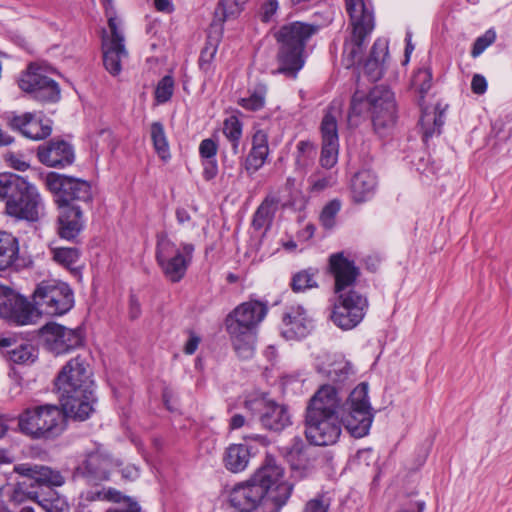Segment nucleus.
Instances as JSON below:
<instances>
[{
    "label": "nucleus",
    "instance_id": "obj_1",
    "mask_svg": "<svg viewBox=\"0 0 512 512\" xmlns=\"http://www.w3.org/2000/svg\"><path fill=\"white\" fill-rule=\"evenodd\" d=\"M54 387L65 413L74 420L85 421L95 411V383L85 357L70 359L55 377Z\"/></svg>",
    "mask_w": 512,
    "mask_h": 512
},
{
    "label": "nucleus",
    "instance_id": "obj_2",
    "mask_svg": "<svg viewBox=\"0 0 512 512\" xmlns=\"http://www.w3.org/2000/svg\"><path fill=\"white\" fill-rule=\"evenodd\" d=\"M20 479L15 484L11 499L21 503L26 499L36 502L45 512H70L66 498L54 487L64 484V477L48 466L21 463L14 466Z\"/></svg>",
    "mask_w": 512,
    "mask_h": 512
},
{
    "label": "nucleus",
    "instance_id": "obj_3",
    "mask_svg": "<svg viewBox=\"0 0 512 512\" xmlns=\"http://www.w3.org/2000/svg\"><path fill=\"white\" fill-rule=\"evenodd\" d=\"M339 397L335 387L321 386L306 408L305 435L316 446L335 444L342 432Z\"/></svg>",
    "mask_w": 512,
    "mask_h": 512
},
{
    "label": "nucleus",
    "instance_id": "obj_4",
    "mask_svg": "<svg viewBox=\"0 0 512 512\" xmlns=\"http://www.w3.org/2000/svg\"><path fill=\"white\" fill-rule=\"evenodd\" d=\"M0 199L5 201V213L17 221L35 223L44 209L37 187L14 173H0Z\"/></svg>",
    "mask_w": 512,
    "mask_h": 512
},
{
    "label": "nucleus",
    "instance_id": "obj_5",
    "mask_svg": "<svg viewBox=\"0 0 512 512\" xmlns=\"http://www.w3.org/2000/svg\"><path fill=\"white\" fill-rule=\"evenodd\" d=\"M63 407L56 404H39L25 408L18 415L19 431L32 440L53 441L66 430Z\"/></svg>",
    "mask_w": 512,
    "mask_h": 512
},
{
    "label": "nucleus",
    "instance_id": "obj_6",
    "mask_svg": "<svg viewBox=\"0 0 512 512\" xmlns=\"http://www.w3.org/2000/svg\"><path fill=\"white\" fill-rule=\"evenodd\" d=\"M350 36L344 42L348 66L360 63L368 38L375 28L374 7L370 0H345Z\"/></svg>",
    "mask_w": 512,
    "mask_h": 512
},
{
    "label": "nucleus",
    "instance_id": "obj_7",
    "mask_svg": "<svg viewBox=\"0 0 512 512\" xmlns=\"http://www.w3.org/2000/svg\"><path fill=\"white\" fill-rule=\"evenodd\" d=\"M258 488V512H279L291 495L292 486L284 478V469L271 454L258 469Z\"/></svg>",
    "mask_w": 512,
    "mask_h": 512
},
{
    "label": "nucleus",
    "instance_id": "obj_8",
    "mask_svg": "<svg viewBox=\"0 0 512 512\" xmlns=\"http://www.w3.org/2000/svg\"><path fill=\"white\" fill-rule=\"evenodd\" d=\"M432 85L433 75L429 65L425 64L413 72L409 88L422 110L420 125L422 138L425 142L434 135H439L444 124V110H440L439 106L432 109L425 106V98Z\"/></svg>",
    "mask_w": 512,
    "mask_h": 512
},
{
    "label": "nucleus",
    "instance_id": "obj_9",
    "mask_svg": "<svg viewBox=\"0 0 512 512\" xmlns=\"http://www.w3.org/2000/svg\"><path fill=\"white\" fill-rule=\"evenodd\" d=\"M225 325L238 355L241 358L252 357L256 337V300L237 306L227 315Z\"/></svg>",
    "mask_w": 512,
    "mask_h": 512
},
{
    "label": "nucleus",
    "instance_id": "obj_10",
    "mask_svg": "<svg viewBox=\"0 0 512 512\" xmlns=\"http://www.w3.org/2000/svg\"><path fill=\"white\" fill-rule=\"evenodd\" d=\"M195 246L192 243H174L167 235H159L156 243V261L163 275L172 283L180 282L192 263Z\"/></svg>",
    "mask_w": 512,
    "mask_h": 512
},
{
    "label": "nucleus",
    "instance_id": "obj_11",
    "mask_svg": "<svg viewBox=\"0 0 512 512\" xmlns=\"http://www.w3.org/2000/svg\"><path fill=\"white\" fill-rule=\"evenodd\" d=\"M339 414L347 431L355 438L369 433L374 413L368 397V385L360 383L350 393L343 405L339 404Z\"/></svg>",
    "mask_w": 512,
    "mask_h": 512
},
{
    "label": "nucleus",
    "instance_id": "obj_12",
    "mask_svg": "<svg viewBox=\"0 0 512 512\" xmlns=\"http://www.w3.org/2000/svg\"><path fill=\"white\" fill-rule=\"evenodd\" d=\"M32 299L33 318L35 310L39 314L61 316L74 306V293L71 287L54 279L41 281L33 292Z\"/></svg>",
    "mask_w": 512,
    "mask_h": 512
},
{
    "label": "nucleus",
    "instance_id": "obj_13",
    "mask_svg": "<svg viewBox=\"0 0 512 512\" xmlns=\"http://www.w3.org/2000/svg\"><path fill=\"white\" fill-rule=\"evenodd\" d=\"M45 185L57 207H81L80 203L88 204L93 200L91 184L81 178L49 172Z\"/></svg>",
    "mask_w": 512,
    "mask_h": 512
},
{
    "label": "nucleus",
    "instance_id": "obj_14",
    "mask_svg": "<svg viewBox=\"0 0 512 512\" xmlns=\"http://www.w3.org/2000/svg\"><path fill=\"white\" fill-rule=\"evenodd\" d=\"M54 69L44 63L32 62L18 80L19 88L41 103H56L61 98L59 84L49 74Z\"/></svg>",
    "mask_w": 512,
    "mask_h": 512
},
{
    "label": "nucleus",
    "instance_id": "obj_15",
    "mask_svg": "<svg viewBox=\"0 0 512 512\" xmlns=\"http://www.w3.org/2000/svg\"><path fill=\"white\" fill-rule=\"evenodd\" d=\"M330 319L342 330H351L364 319L369 309L366 295L357 290L335 293Z\"/></svg>",
    "mask_w": 512,
    "mask_h": 512
},
{
    "label": "nucleus",
    "instance_id": "obj_16",
    "mask_svg": "<svg viewBox=\"0 0 512 512\" xmlns=\"http://www.w3.org/2000/svg\"><path fill=\"white\" fill-rule=\"evenodd\" d=\"M40 335L46 349L56 356L70 353L85 343V334L81 327L68 328L56 322L42 326Z\"/></svg>",
    "mask_w": 512,
    "mask_h": 512
},
{
    "label": "nucleus",
    "instance_id": "obj_17",
    "mask_svg": "<svg viewBox=\"0 0 512 512\" xmlns=\"http://www.w3.org/2000/svg\"><path fill=\"white\" fill-rule=\"evenodd\" d=\"M341 114V104L332 102L323 116L320 131L322 136V150L320 163L322 167L330 169L338 159L339 138L337 118Z\"/></svg>",
    "mask_w": 512,
    "mask_h": 512
},
{
    "label": "nucleus",
    "instance_id": "obj_18",
    "mask_svg": "<svg viewBox=\"0 0 512 512\" xmlns=\"http://www.w3.org/2000/svg\"><path fill=\"white\" fill-rule=\"evenodd\" d=\"M370 113L375 131L383 135L396 122L394 93L385 87H375L370 91Z\"/></svg>",
    "mask_w": 512,
    "mask_h": 512
},
{
    "label": "nucleus",
    "instance_id": "obj_19",
    "mask_svg": "<svg viewBox=\"0 0 512 512\" xmlns=\"http://www.w3.org/2000/svg\"><path fill=\"white\" fill-rule=\"evenodd\" d=\"M108 26L111 36L102 39L103 64L105 69L113 76L120 74L121 61L128 56L124 44V35L119 29L117 17H109Z\"/></svg>",
    "mask_w": 512,
    "mask_h": 512
},
{
    "label": "nucleus",
    "instance_id": "obj_20",
    "mask_svg": "<svg viewBox=\"0 0 512 512\" xmlns=\"http://www.w3.org/2000/svg\"><path fill=\"white\" fill-rule=\"evenodd\" d=\"M0 318L15 325H27L33 322V308L26 298L0 285Z\"/></svg>",
    "mask_w": 512,
    "mask_h": 512
},
{
    "label": "nucleus",
    "instance_id": "obj_21",
    "mask_svg": "<svg viewBox=\"0 0 512 512\" xmlns=\"http://www.w3.org/2000/svg\"><path fill=\"white\" fill-rule=\"evenodd\" d=\"M329 270L335 280L334 293L356 290L354 286L360 274L359 268L343 252L330 255Z\"/></svg>",
    "mask_w": 512,
    "mask_h": 512
},
{
    "label": "nucleus",
    "instance_id": "obj_22",
    "mask_svg": "<svg viewBox=\"0 0 512 512\" xmlns=\"http://www.w3.org/2000/svg\"><path fill=\"white\" fill-rule=\"evenodd\" d=\"M9 127L21 133L24 137L31 140H43L51 135V121L43 120L35 113L25 112L21 115H12L8 121Z\"/></svg>",
    "mask_w": 512,
    "mask_h": 512
},
{
    "label": "nucleus",
    "instance_id": "obj_23",
    "mask_svg": "<svg viewBox=\"0 0 512 512\" xmlns=\"http://www.w3.org/2000/svg\"><path fill=\"white\" fill-rule=\"evenodd\" d=\"M259 421L263 428L280 432L291 424V417L286 406L265 397L258 399Z\"/></svg>",
    "mask_w": 512,
    "mask_h": 512
},
{
    "label": "nucleus",
    "instance_id": "obj_24",
    "mask_svg": "<svg viewBox=\"0 0 512 512\" xmlns=\"http://www.w3.org/2000/svg\"><path fill=\"white\" fill-rule=\"evenodd\" d=\"M116 465L117 461L107 451L97 448L86 455L80 469L90 481H106Z\"/></svg>",
    "mask_w": 512,
    "mask_h": 512
},
{
    "label": "nucleus",
    "instance_id": "obj_25",
    "mask_svg": "<svg viewBox=\"0 0 512 512\" xmlns=\"http://www.w3.org/2000/svg\"><path fill=\"white\" fill-rule=\"evenodd\" d=\"M37 157L42 164L54 168H64L75 160L72 145L64 140H51L47 145L39 146Z\"/></svg>",
    "mask_w": 512,
    "mask_h": 512
},
{
    "label": "nucleus",
    "instance_id": "obj_26",
    "mask_svg": "<svg viewBox=\"0 0 512 512\" xmlns=\"http://www.w3.org/2000/svg\"><path fill=\"white\" fill-rule=\"evenodd\" d=\"M282 334L287 339H299L305 337L311 327L312 321L307 315L306 310L301 305H291L286 307L283 317Z\"/></svg>",
    "mask_w": 512,
    "mask_h": 512
},
{
    "label": "nucleus",
    "instance_id": "obj_27",
    "mask_svg": "<svg viewBox=\"0 0 512 512\" xmlns=\"http://www.w3.org/2000/svg\"><path fill=\"white\" fill-rule=\"evenodd\" d=\"M318 31L317 25L304 22H292L280 28L275 34L277 41L283 45L305 49L307 41Z\"/></svg>",
    "mask_w": 512,
    "mask_h": 512
},
{
    "label": "nucleus",
    "instance_id": "obj_28",
    "mask_svg": "<svg viewBox=\"0 0 512 512\" xmlns=\"http://www.w3.org/2000/svg\"><path fill=\"white\" fill-rule=\"evenodd\" d=\"M256 472L245 482L237 484L230 492L229 501L238 512L256 510Z\"/></svg>",
    "mask_w": 512,
    "mask_h": 512
},
{
    "label": "nucleus",
    "instance_id": "obj_29",
    "mask_svg": "<svg viewBox=\"0 0 512 512\" xmlns=\"http://www.w3.org/2000/svg\"><path fill=\"white\" fill-rule=\"evenodd\" d=\"M58 235L62 239L74 240L84 226L81 207H58Z\"/></svg>",
    "mask_w": 512,
    "mask_h": 512
},
{
    "label": "nucleus",
    "instance_id": "obj_30",
    "mask_svg": "<svg viewBox=\"0 0 512 512\" xmlns=\"http://www.w3.org/2000/svg\"><path fill=\"white\" fill-rule=\"evenodd\" d=\"M377 177L371 170L364 169L357 172L351 180V195L356 203L370 200L377 188Z\"/></svg>",
    "mask_w": 512,
    "mask_h": 512
},
{
    "label": "nucleus",
    "instance_id": "obj_31",
    "mask_svg": "<svg viewBox=\"0 0 512 512\" xmlns=\"http://www.w3.org/2000/svg\"><path fill=\"white\" fill-rule=\"evenodd\" d=\"M388 56V45L382 39H377L364 63V72L373 82L380 80L385 70V60Z\"/></svg>",
    "mask_w": 512,
    "mask_h": 512
},
{
    "label": "nucleus",
    "instance_id": "obj_32",
    "mask_svg": "<svg viewBox=\"0 0 512 512\" xmlns=\"http://www.w3.org/2000/svg\"><path fill=\"white\" fill-rule=\"evenodd\" d=\"M223 33L220 25L210 24L207 31L205 46L201 50L198 65L202 72L208 74L213 72V61L218 50Z\"/></svg>",
    "mask_w": 512,
    "mask_h": 512
},
{
    "label": "nucleus",
    "instance_id": "obj_33",
    "mask_svg": "<svg viewBox=\"0 0 512 512\" xmlns=\"http://www.w3.org/2000/svg\"><path fill=\"white\" fill-rule=\"evenodd\" d=\"M304 50L305 49L301 48V46L294 48L281 45L278 53V72L288 77L296 78L305 63L303 56Z\"/></svg>",
    "mask_w": 512,
    "mask_h": 512
},
{
    "label": "nucleus",
    "instance_id": "obj_34",
    "mask_svg": "<svg viewBox=\"0 0 512 512\" xmlns=\"http://www.w3.org/2000/svg\"><path fill=\"white\" fill-rule=\"evenodd\" d=\"M251 458L250 448L245 444H231L225 450L223 464L232 473L246 469Z\"/></svg>",
    "mask_w": 512,
    "mask_h": 512
},
{
    "label": "nucleus",
    "instance_id": "obj_35",
    "mask_svg": "<svg viewBox=\"0 0 512 512\" xmlns=\"http://www.w3.org/2000/svg\"><path fill=\"white\" fill-rule=\"evenodd\" d=\"M19 241L6 231H0V270L10 268L18 259Z\"/></svg>",
    "mask_w": 512,
    "mask_h": 512
},
{
    "label": "nucleus",
    "instance_id": "obj_36",
    "mask_svg": "<svg viewBox=\"0 0 512 512\" xmlns=\"http://www.w3.org/2000/svg\"><path fill=\"white\" fill-rule=\"evenodd\" d=\"M248 0H219L214 11V17L211 24H218L224 32V23L237 17L245 8Z\"/></svg>",
    "mask_w": 512,
    "mask_h": 512
},
{
    "label": "nucleus",
    "instance_id": "obj_37",
    "mask_svg": "<svg viewBox=\"0 0 512 512\" xmlns=\"http://www.w3.org/2000/svg\"><path fill=\"white\" fill-rule=\"evenodd\" d=\"M326 374L331 381L344 383L354 376L355 371L350 361L342 355H337L333 361L329 363Z\"/></svg>",
    "mask_w": 512,
    "mask_h": 512
},
{
    "label": "nucleus",
    "instance_id": "obj_38",
    "mask_svg": "<svg viewBox=\"0 0 512 512\" xmlns=\"http://www.w3.org/2000/svg\"><path fill=\"white\" fill-rule=\"evenodd\" d=\"M52 259L59 265L77 273L75 264L80 260L81 251L76 247H53L51 248Z\"/></svg>",
    "mask_w": 512,
    "mask_h": 512
},
{
    "label": "nucleus",
    "instance_id": "obj_39",
    "mask_svg": "<svg viewBox=\"0 0 512 512\" xmlns=\"http://www.w3.org/2000/svg\"><path fill=\"white\" fill-rule=\"evenodd\" d=\"M150 133L154 149L158 156L164 161L169 159L171 155L163 124L159 121L153 122L151 124Z\"/></svg>",
    "mask_w": 512,
    "mask_h": 512
},
{
    "label": "nucleus",
    "instance_id": "obj_40",
    "mask_svg": "<svg viewBox=\"0 0 512 512\" xmlns=\"http://www.w3.org/2000/svg\"><path fill=\"white\" fill-rule=\"evenodd\" d=\"M9 360L15 364L28 365L37 359V351L32 344L22 343L7 352Z\"/></svg>",
    "mask_w": 512,
    "mask_h": 512
},
{
    "label": "nucleus",
    "instance_id": "obj_41",
    "mask_svg": "<svg viewBox=\"0 0 512 512\" xmlns=\"http://www.w3.org/2000/svg\"><path fill=\"white\" fill-rule=\"evenodd\" d=\"M238 114H240L239 111L235 110L234 113L223 122V133L232 143L233 148H237L242 136V123L239 120Z\"/></svg>",
    "mask_w": 512,
    "mask_h": 512
},
{
    "label": "nucleus",
    "instance_id": "obj_42",
    "mask_svg": "<svg viewBox=\"0 0 512 512\" xmlns=\"http://www.w3.org/2000/svg\"><path fill=\"white\" fill-rule=\"evenodd\" d=\"M174 86V79L171 75H165L163 78H161L155 88V101L158 104H164L168 102L173 96Z\"/></svg>",
    "mask_w": 512,
    "mask_h": 512
},
{
    "label": "nucleus",
    "instance_id": "obj_43",
    "mask_svg": "<svg viewBox=\"0 0 512 512\" xmlns=\"http://www.w3.org/2000/svg\"><path fill=\"white\" fill-rule=\"evenodd\" d=\"M291 287L295 292H304L307 289L317 287L315 274L310 270H303L296 273L292 278Z\"/></svg>",
    "mask_w": 512,
    "mask_h": 512
},
{
    "label": "nucleus",
    "instance_id": "obj_44",
    "mask_svg": "<svg viewBox=\"0 0 512 512\" xmlns=\"http://www.w3.org/2000/svg\"><path fill=\"white\" fill-rule=\"evenodd\" d=\"M366 111H370V93L365 96L359 91L355 92L351 99L348 121L351 123L355 116H361Z\"/></svg>",
    "mask_w": 512,
    "mask_h": 512
},
{
    "label": "nucleus",
    "instance_id": "obj_45",
    "mask_svg": "<svg viewBox=\"0 0 512 512\" xmlns=\"http://www.w3.org/2000/svg\"><path fill=\"white\" fill-rule=\"evenodd\" d=\"M340 208L341 203L338 200H332L324 206L320 214V222L325 228L330 229L334 226L335 217Z\"/></svg>",
    "mask_w": 512,
    "mask_h": 512
},
{
    "label": "nucleus",
    "instance_id": "obj_46",
    "mask_svg": "<svg viewBox=\"0 0 512 512\" xmlns=\"http://www.w3.org/2000/svg\"><path fill=\"white\" fill-rule=\"evenodd\" d=\"M278 208V201L275 197H267L258 207V220L261 218L262 224H269ZM261 224L258 222V227Z\"/></svg>",
    "mask_w": 512,
    "mask_h": 512
},
{
    "label": "nucleus",
    "instance_id": "obj_47",
    "mask_svg": "<svg viewBox=\"0 0 512 512\" xmlns=\"http://www.w3.org/2000/svg\"><path fill=\"white\" fill-rule=\"evenodd\" d=\"M312 192H321L336 184V177L333 174L324 176L313 175L309 178Z\"/></svg>",
    "mask_w": 512,
    "mask_h": 512
},
{
    "label": "nucleus",
    "instance_id": "obj_48",
    "mask_svg": "<svg viewBox=\"0 0 512 512\" xmlns=\"http://www.w3.org/2000/svg\"><path fill=\"white\" fill-rule=\"evenodd\" d=\"M495 32L488 30L484 35L478 37L471 50L472 57L476 58L495 41Z\"/></svg>",
    "mask_w": 512,
    "mask_h": 512
},
{
    "label": "nucleus",
    "instance_id": "obj_49",
    "mask_svg": "<svg viewBox=\"0 0 512 512\" xmlns=\"http://www.w3.org/2000/svg\"><path fill=\"white\" fill-rule=\"evenodd\" d=\"M218 152V143L212 138L203 139L199 145V155L201 159L216 158Z\"/></svg>",
    "mask_w": 512,
    "mask_h": 512
},
{
    "label": "nucleus",
    "instance_id": "obj_50",
    "mask_svg": "<svg viewBox=\"0 0 512 512\" xmlns=\"http://www.w3.org/2000/svg\"><path fill=\"white\" fill-rule=\"evenodd\" d=\"M256 133L251 136V149L244 161V169L248 176H252L256 172Z\"/></svg>",
    "mask_w": 512,
    "mask_h": 512
},
{
    "label": "nucleus",
    "instance_id": "obj_51",
    "mask_svg": "<svg viewBox=\"0 0 512 512\" xmlns=\"http://www.w3.org/2000/svg\"><path fill=\"white\" fill-rule=\"evenodd\" d=\"M203 165V178L206 181L214 179L218 174L217 159H201Z\"/></svg>",
    "mask_w": 512,
    "mask_h": 512
},
{
    "label": "nucleus",
    "instance_id": "obj_52",
    "mask_svg": "<svg viewBox=\"0 0 512 512\" xmlns=\"http://www.w3.org/2000/svg\"><path fill=\"white\" fill-rule=\"evenodd\" d=\"M104 493H105V495H103V496H104L106 502H112V503L125 502L126 506H129L128 498H130V497L123 495L121 491H119L113 487H104Z\"/></svg>",
    "mask_w": 512,
    "mask_h": 512
},
{
    "label": "nucleus",
    "instance_id": "obj_53",
    "mask_svg": "<svg viewBox=\"0 0 512 512\" xmlns=\"http://www.w3.org/2000/svg\"><path fill=\"white\" fill-rule=\"evenodd\" d=\"M303 448V441L300 438L295 437L287 453V459L291 463L292 468H297V465L294 463V459L302 455Z\"/></svg>",
    "mask_w": 512,
    "mask_h": 512
},
{
    "label": "nucleus",
    "instance_id": "obj_54",
    "mask_svg": "<svg viewBox=\"0 0 512 512\" xmlns=\"http://www.w3.org/2000/svg\"><path fill=\"white\" fill-rule=\"evenodd\" d=\"M258 159L261 160V165L265 162L268 154V135L263 131H258Z\"/></svg>",
    "mask_w": 512,
    "mask_h": 512
},
{
    "label": "nucleus",
    "instance_id": "obj_55",
    "mask_svg": "<svg viewBox=\"0 0 512 512\" xmlns=\"http://www.w3.org/2000/svg\"><path fill=\"white\" fill-rule=\"evenodd\" d=\"M142 309L138 297L134 293H130L128 302V315L131 320H136L141 316Z\"/></svg>",
    "mask_w": 512,
    "mask_h": 512
},
{
    "label": "nucleus",
    "instance_id": "obj_56",
    "mask_svg": "<svg viewBox=\"0 0 512 512\" xmlns=\"http://www.w3.org/2000/svg\"><path fill=\"white\" fill-rule=\"evenodd\" d=\"M278 10L277 0H268L262 5V16L263 22H269Z\"/></svg>",
    "mask_w": 512,
    "mask_h": 512
},
{
    "label": "nucleus",
    "instance_id": "obj_57",
    "mask_svg": "<svg viewBox=\"0 0 512 512\" xmlns=\"http://www.w3.org/2000/svg\"><path fill=\"white\" fill-rule=\"evenodd\" d=\"M329 504L323 498H314L307 502L303 512H327Z\"/></svg>",
    "mask_w": 512,
    "mask_h": 512
},
{
    "label": "nucleus",
    "instance_id": "obj_58",
    "mask_svg": "<svg viewBox=\"0 0 512 512\" xmlns=\"http://www.w3.org/2000/svg\"><path fill=\"white\" fill-rule=\"evenodd\" d=\"M471 90L477 95H482L487 90V81L481 74H475L471 81Z\"/></svg>",
    "mask_w": 512,
    "mask_h": 512
},
{
    "label": "nucleus",
    "instance_id": "obj_59",
    "mask_svg": "<svg viewBox=\"0 0 512 512\" xmlns=\"http://www.w3.org/2000/svg\"><path fill=\"white\" fill-rule=\"evenodd\" d=\"M201 342V338L195 334L194 332H189V339L184 345L183 351L187 355H192L196 352L199 344Z\"/></svg>",
    "mask_w": 512,
    "mask_h": 512
},
{
    "label": "nucleus",
    "instance_id": "obj_60",
    "mask_svg": "<svg viewBox=\"0 0 512 512\" xmlns=\"http://www.w3.org/2000/svg\"><path fill=\"white\" fill-rule=\"evenodd\" d=\"M10 167L18 171H26L29 168V164L21 159L18 155L9 154L6 158Z\"/></svg>",
    "mask_w": 512,
    "mask_h": 512
},
{
    "label": "nucleus",
    "instance_id": "obj_61",
    "mask_svg": "<svg viewBox=\"0 0 512 512\" xmlns=\"http://www.w3.org/2000/svg\"><path fill=\"white\" fill-rule=\"evenodd\" d=\"M263 357L267 359L272 367L276 366L279 360L278 349L274 345H268L263 351Z\"/></svg>",
    "mask_w": 512,
    "mask_h": 512
},
{
    "label": "nucleus",
    "instance_id": "obj_62",
    "mask_svg": "<svg viewBox=\"0 0 512 512\" xmlns=\"http://www.w3.org/2000/svg\"><path fill=\"white\" fill-rule=\"evenodd\" d=\"M238 104L248 111L256 110V91H253L249 97L240 98Z\"/></svg>",
    "mask_w": 512,
    "mask_h": 512
},
{
    "label": "nucleus",
    "instance_id": "obj_63",
    "mask_svg": "<svg viewBox=\"0 0 512 512\" xmlns=\"http://www.w3.org/2000/svg\"><path fill=\"white\" fill-rule=\"evenodd\" d=\"M128 501L129 506H126V508H109L106 512H142V507L135 499L128 498Z\"/></svg>",
    "mask_w": 512,
    "mask_h": 512
},
{
    "label": "nucleus",
    "instance_id": "obj_64",
    "mask_svg": "<svg viewBox=\"0 0 512 512\" xmlns=\"http://www.w3.org/2000/svg\"><path fill=\"white\" fill-rule=\"evenodd\" d=\"M175 216L178 224L183 225L191 221V216L187 209L184 207H178L175 211Z\"/></svg>",
    "mask_w": 512,
    "mask_h": 512
}]
</instances>
